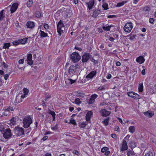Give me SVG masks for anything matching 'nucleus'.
Segmentation results:
<instances>
[{"mask_svg": "<svg viewBox=\"0 0 156 156\" xmlns=\"http://www.w3.org/2000/svg\"><path fill=\"white\" fill-rule=\"evenodd\" d=\"M10 123H12L13 125H14L16 124V122L15 120H14V119L13 118V119H11L10 120Z\"/></svg>", "mask_w": 156, "mask_h": 156, "instance_id": "c03bdc74", "label": "nucleus"}, {"mask_svg": "<svg viewBox=\"0 0 156 156\" xmlns=\"http://www.w3.org/2000/svg\"><path fill=\"white\" fill-rule=\"evenodd\" d=\"M76 70L74 66V65L70 66L69 69V73L70 74H73L76 73Z\"/></svg>", "mask_w": 156, "mask_h": 156, "instance_id": "dca6fc26", "label": "nucleus"}, {"mask_svg": "<svg viewBox=\"0 0 156 156\" xmlns=\"http://www.w3.org/2000/svg\"><path fill=\"white\" fill-rule=\"evenodd\" d=\"M24 62V59H22L19 60V63L20 64H23V63Z\"/></svg>", "mask_w": 156, "mask_h": 156, "instance_id": "3c124183", "label": "nucleus"}, {"mask_svg": "<svg viewBox=\"0 0 156 156\" xmlns=\"http://www.w3.org/2000/svg\"><path fill=\"white\" fill-rule=\"evenodd\" d=\"M32 123V120L30 117H26L23 119V127L27 128L30 126Z\"/></svg>", "mask_w": 156, "mask_h": 156, "instance_id": "f257e3e1", "label": "nucleus"}, {"mask_svg": "<svg viewBox=\"0 0 156 156\" xmlns=\"http://www.w3.org/2000/svg\"><path fill=\"white\" fill-rule=\"evenodd\" d=\"M103 89H104V88L103 87L100 86L98 88V90H100Z\"/></svg>", "mask_w": 156, "mask_h": 156, "instance_id": "69168bd1", "label": "nucleus"}, {"mask_svg": "<svg viewBox=\"0 0 156 156\" xmlns=\"http://www.w3.org/2000/svg\"><path fill=\"white\" fill-rule=\"evenodd\" d=\"M57 32L59 34V35H60L65 30V27L64 26L62 21L60 20L58 23L57 26Z\"/></svg>", "mask_w": 156, "mask_h": 156, "instance_id": "7ed1b4c3", "label": "nucleus"}, {"mask_svg": "<svg viewBox=\"0 0 156 156\" xmlns=\"http://www.w3.org/2000/svg\"><path fill=\"white\" fill-rule=\"evenodd\" d=\"M45 156H51V154L47 153L45 154Z\"/></svg>", "mask_w": 156, "mask_h": 156, "instance_id": "774afa93", "label": "nucleus"}, {"mask_svg": "<svg viewBox=\"0 0 156 156\" xmlns=\"http://www.w3.org/2000/svg\"><path fill=\"white\" fill-rule=\"evenodd\" d=\"M98 97V95L96 94L92 95L90 98L88 103L90 104L93 103L95 101V99Z\"/></svg>", "mask_w": 156, "mask_h": 156, "instance_id": "f3484780", "label": "nucleus"}, {"mask_svg": "<svg viewBox=\"0 0 156 156\" xmlns=\"http://www.w3.org/2000/svg\"><path fill=\"white\" fill-rule=\"evenodd\" d=\"M93 115V112L91 111H89L87 113L86 116V119L87 121H90V118Z\"/></svg>", "mask_w": 156, "mask_h": 156, "instance_id": "2eb2a0df", "label": "nucleus"}, {"mask_svg": "<svg viewBox=\"0 0 156 156\" xmlns=\"http://www.w3.org/2000/svg\"><path fill=\"white\" fill-rule=\"evenodd\" d=\"M135 131V127L134 126H130L129 127V131L131 133H133Z\"/></svg>", "mask_w": 156, "mask_h": 156, "instance_id": "393cba45", "label": "nucleus"}, {"mask_svg": "<svg viewBox=\"0 0 156 156\" xmlns=\"http://www.w3.org/2000/svg\"><path fill=\"white\" fill-rule=\"evenodd\" d=\"M154 21V20L153 19V18H151L149 19V22L150 23H153Z\"/></svg>", "mask_w": 156, "mask_h": 156, "instance_id": "6e6d98bb", "label": "nucleus"}, {"mask_svg": "<svg viewBox=\"0 0 156 156\" xmlns=\"http://www.w3.org/2000/svg\"><path fill=\"white\" fill-rule=\"evenodd\" d=\"M145 59L143 56H140L138 57L136 59V61L140 64H141L144 62Z\"/></svg>", "mask_w": 156, "mask_h": 156, "instance_id": "4468645a", "label": "nucleus"}, {"mask_svg": "<svg viewBox=\"0 0 156 156\" xmlns=\"http://www.w3.org/2000/svg\"><path fill=\"white\" fill-rule=\"evenodd\" d=\"M32 55L31 54L27 55V61L29 65H31L33 64V61L32 59Z\"/></svg>", "mask_w": 156, "mask_h": 156, "instance_id": "9d476101", "label": "nucleus"}, {"mask_svg": "<svg viewBox=\"0 0 156 156\" xmlns=\"http://www.w3.org/2000/svg\"><path fill=\"white\" fill-rule=\"evenodd\" d=\"M108 149V148L107 147H104L101 149V152L102 153H105V155H108L110 153Z\"/></svg>", "mask_w": 156, "mask_h": 156, "instance_id": "a211bd4d", "label": "nucleus"}, {"mask_svg": "<svg viewBox=\"0 0 156 156\" xmlns=\"http://www.w3.org/2000/svg\"><path fill=\"white\" fill-rule=\"evenodd\" d=\"M111 75L110 74H108V75L107 76L106 78L108 79H110L111 78Z\"/></svg>", "mask_w": 156, "mask_h": 156, "instance_id": "680f3d73", "label": "nucleus"}, {"mask_svg": "<svg viewBox=\"0 0 156 156\" xmlns=\"http://www.w3.org/2000/svg\"><path fill=\"white\" fill-rule=\"evenodd\" d=\"M27 26L28 28L32 29L34 27V22L31 21H29L27 23Z\"/></svg>", "mask_w": 156, "mask_h": 156, "instance_id": "6ab92c4d", "label": "nucleus"}, {"mask_svg": "<svg viewBox=\"0 0 156 156\" xmlns=\"http://www.w3.org/2000/svg\"><path fill=\"white\" fill-rule=\"evenodd\" d=\"M100 112L101 114V115L103 116H108L111 113L110 112L107 111L105 109H101L100 111Z\"/></svg>", "mask_w": 156, "mask_h": 156, "instance_id": "1a4fd4ad", "label": "nucleus"}, {"mask_svg": "<svg viewBox=\"0 0 156 156\" xmlns=\"http://www.w3.org/2000/svg\"><path fill=\"white\" fill-rule=\"evenodd\" d=\"M48 138V137L47 136H45L43 138V140H46Z\"/></svg>", "mask_w": 156, "mask_h": 156, "instance_id": "338daca9", "label": "nucleus"}, {"mask_svg": "<svg viewBox=\"0 0 156 156\" xmlns=\"http://www.w3.org/2000/svg\"><path fill=\"white\" fill-rule=\"evenodd\" d=\"M133 27L132 23L131 22L127 23L124 27V31L127 32H129Z\"/></svg>", "mask_w": 156, "mask_h": 156, "instance_id": "39448f33", "label": "nucleus"}, {"mask_svg": "<svg viewBox=\"0 0 156 156\" xmlns=\"http://www.w3.org/2000/svg\"><path fill=\"white\" fill-rule=\"evenodd\" d=\"M108 5L107 3H104L102 5V7L104 9H108Z\"/></svg>", "mask_w": 156, "mask_h": 156, "instance_id": "e433bc0d", "label": "nucleus"}, {"mask_svg": "<svg viewBox=\"0 0 156 156\" xmlns=\"http://www.w3.org/2000/svg\"><path fill=\"white\" fill-rule=\"evenodd\" d=\"M10 46V43H6L4 44L3 48L5 49L8 48Z\"/></svg>", "mask_w": 156, "mask_h": 156, "instance_id": "f704fd0d", "label": "nucleus"}, {"mask_svg": "<svg viewBox=\"0 0 156 156\" xmlns=\"http://www.w3.org/2000/svg\"><path fill=\"white\" fill-rule=\"evenodd\" d=\"M33 3V2L32 0H29L27 3V5L28 7H30L32 6Z\"/></svg>", "mask_w": 156, "mask_h": 156, "instance_id": "c85d7f7f", "label": "nucleus"}, {"mask_svg": "<svg viewBox=\"0 0 156 156\" xmlns=\"http://www.w3.org/2000/svg\"><path fill=\"white\" fill-rule=\"evenodd\" d=\"M100 12V10H95L93 13L92 16L94 17H96L99 14Z\"/></svg>", "mask_w": 156, "mask_h": 156, "instance_id": "5701e85b", "label": "nucleus"}, {"mask_svg": "<svg viewBox=\"0 0 156 156\" xmlns=\"http://www.w3.org/2000/svg\"><path fill=\"white\" fill-rule=\"evenodd\" d=\"M27 38H24L21 39L20 41V44H25L27 41Z\"/></svg>", "mask_w": 156, "mask_h": 156, "instance_id": "bb28decb", "label": "nucleus"}, {"mask_svg": "<svg viewBox=\"0 0 156 156\" xmlns=\"http://www.w3.org/2000/svg\"><path fill=\"white\" fill-rule=\"evenodd\" d=\"M127 152L128 156H134L135 155V153L132 151L128 150Z\"/></svg>", "mask_w": 156, "mask_h": 156, "instance_id": "b1692460", "label": "nucleus"}, {"mask_svg": "<svg viewBox=\"0 0 156 156\" xmlns=\"http://www.w3.org/2000/svg\"><path fill=\"white\" fill-rule=\"evenodd\" d=\"M144 114L147 116L151 117L153 115L154 113L151 111H148L144 112Z\"/></svg>", "mask_w": 156, "mask_h": 156, "instance_id": "4be33fe9", "label": "nucleus"}, {"mask_svg": "<svg viewBox=\"0 0 156 156\" xmlns=\"http://www.w3.org/2000/svg\"><path fill=\"white\" fill-rule=\"evenodd\" d=\"M91 56L89 53H86L82 56V60L83 62H87L91 58Z\"/></svg>", "mask_w": 156, "mask_h": 156, "instance_id": "423d86ee", "label": "nucleus"}, {"mask_svg": "<svg viewBox=\"0 0 156 156\" xmlns=\"http://www.w3.org/2000/svg\"><path fill=\"white\" fill-rule=\"evenodd\" d=\"M23 93H24V95H26L28 94L29 90L27 88H24L23 90Z\"/></svg>", "mask_w": 156, "mask_h": 156, "instance_id": "c9c22d12", "label": "nucleus"}, {"mask_svg": "<svg viewBox=\"0 0 156 156\" xmlns=\"http://www.w3.org/2000/svg\"><path fill=\"white\" fill-rule=\"evenodd\" d=\"M86 125V124L84 122H80L79 124V127L80 128H84Z\"/></svg>", "mask_w": 156, "mask_h": 156, "instance_id": "c756f323", "label": "nucleus"}, {"mask_svg": "<svg viewBox=\"0 0 156 156\" xmlns=\"http://www.w3.org/2000/svg\"><path fill=\"white\" fill-rule=\"evenodd\" d=\"M153 154L151 152H149L146 154L144 156H152Z\"/></svg>", "mask_w": 156, "mask_h": 156, "instance_id": "49530a36", "label": "nucleus"}, {"mask_svg": "<svg viewBox=\"0 0 156 156\" xmlns=\"http://www.w3.org/2000/svg\"><path fill=\"white\" fill-rule=\"evenodd\" d=\"M111 137L114 139H116L117 136L115 134L113 133L111 135Z\"/></svg>", "mask_w": 156, "mask_h": 156, "instance_id": "603ef678", "label": "nucleus"}, {"mask_svg": "<svg viewBox=\"0 0 156 156\" xmlns=\"http://www.w3.org/2000/svg\"><path fill=\"white\" fill-rule=\"evenodd\" d=\"M81 103L80 99L79 98H77L75 99L74 103L76 105H80Z\"/></svg>", "mask_w": 156, "mask_h": 156, "instance_id": "473e14b6", "label": "nucleus"}, {"mask_svg": "<svg viewBox=\"0 0 156 156\" xmlns=\"http://www.w3.org/2000/svg\"><path fill=\"white\" fill-rule=\"evenodd\" d=\"M3 11L4 10H2L0 12V20H2L5 17V16L3 15Z\"/></svg>", "mask_w": 156, "mask_h": 156, "instance_id": "72a5a7b5", "label": "nucleus"}, {"mask_svg": "<svg viewBox=\"0 0 156 156\" xmlns=\"http://www.w3.org/2000/svg\"><path fill=\"white\" fill-rule=\"evenodd\" d=\"M125 3V2H124L118 3L117 5L116 6L118 7H121Z\"/></svg>", "mask_w": 156, "mask_h": 156, "instance_id": "58836bf2", "label": "nucleus"}, {"mask_svg": "<svg viewBox=\"0 0 156 156\" xmlns=\"http://www.w3.org/2000/svg\"><path fill=\"white\" fill-rule=\"evenodd\" d=\"M84 94L83 93H77V96L79 97H83Z\"/></svg>", "mask_w": 156, "mask_h": 156, "instance_id": "79ce46f5", "label": "nucleus"}, {"mask_svg": "<svg viewBox=\"0 0 156 156\" xmlns=\"http://www.w3.org/2000/svg\"><path fill=\"white\" fill-rule=\"evenodd\" d=\"M96 71H92L86 76V77L87 79H92L96 75Z\"/></svg>", "mask_w": 156, "mask_h": 156, "instance_id": "ddd939ff", "label": "nucleus"}, {"mask_svg": "<svg viewBox=\"0 0 156 156\" xmlns=\"http://www.w3.org/2000/svg\"><path fill=\"white\" fill-rule=\"evenodd\" d=\"M139 92H141L143 90V85L142 83H140L138 88Z\"/></svg>", "mask_w": 156, "mask_h": 156, "instance_id": "a878e982", "label": "nucleus"}, {"mask_svg": "<svg viewBox=\"0 0 156 156\" xmlns=\"http://www.w3.org/2000/svg\"><path fill=\"white\" fill-rule=\"evenodd\" d=\"M15 133L17 136H20L24 134V131L22 127H15L14 129Z\"/></svg>", "mask_w": 156, "mask_h": 156, "instance_id": "20e7f679", "label": "nucleus"}, {"mask_svg": "<svg viewBox=\"0 0 156 156\" xmlns=\"http://www.w3.org/2000/svg\"><path fill=\"white\" fill-rule=\"evenodd\" d=\"M35 16L37 17H40L41 16V13L39 11H37L35 13Z\"/></svg>", "mask_w": 156, "mask_h": 156, "instance_id": "4c0bfd02", "label": "nucleus"}, {"mask_svg": "<svg viewBox=\"0 0 156 156\" xmlns=\"http://www.w3.org/2000/svg\"><path fill=\"white\" fill-rule=\"evenodd\" d=\"M15 46L19 44H20V41H13L12 43Z\"/></svg>", "mask_w": 156, "mask_h": 156, "instance_id": "37998d69", "label": "nucleus"}, {"mask_svg": "<svg viewBox=\"0 0 156 156\" xmlns=\"http://www.w3.org/2000/svg\"><path fill=\"white\" fill-rule=\"evenodd\" d=\"M41 37H45L48 36L47 33H44V31L41 30Z\"/></svg>", "mask_w": 156, "mask_h": 156, "instance_id": "2f4dec72", "label": "nucleus"}, {"mask_svg": "<svg viewBox=\"0 0 156 156\" xmlns=\"http://www.w3.org/2000/svg\"><path fill=\"white\" fill-rule=\"evenodd\" d=\"M18 6V4L17 3H15L12 4L10 9L11 12L12 13L14 12L17 9Z\"/></svg>", "mask_w": 156, "mask_h": 156, "instance_id": "f8f14e48", "label": "nucleus"}, {"mask_svg": "<svg viewBox=\"0 0 156 156\" xmlns=\"http://www.w3.org/2000/svg\"><path fill=\"white\" fill-rule=\"evenodd\" d=\"M128 149V146L127 145L126 141L125 140H123L122 141V147L121 149V151H124Z\"/></svg>", "mask_w": 156, "mask_h": 156, "instance_id": "9b49d317", "label": "nucleus"}, {"mask_svg": "<svg viewBox=\"0 0 156 156\" xmlns=\"http://www.w3.org/2000/svg\"><path fill=\"white\" fill-rule=\"evenodd\" d=\"M87 4L89 9H90L94 4V0L91 1L87 3Z\"/></svg>", "mask_w": 156, "mask_h": 156, "instance_id": "412c9836", "label": "nucleus"}, {"mask_svg": "<svg viewBox=\"0 0 156 156\" xmlns=\"http://www.w3.org/2000/svg\"><path fill=\"white\" fill-rule=\"evenodd\" d=\"M75 48L79 51H81L82 50V49L80 48L75 47Z\"/></svg>", "mask_w": 156, "mask_h": 156, "instance_id": "052dcab7", "label": "nucleus"}, {"mask_svg": "<svg viewBox=\"0 0 156 156\" xmlns=\"http://www.w3.org/2000/svg\"><path fill=\"white\" fill-rule=\"evenodd\" d=\"M136 143L134 141H131L129 144V146L131 148H135L136 146Z\"/></svg>", "mask_w": 156, "mask_h": 156, "instance_id": "aec40b11", "label": "nucleus"}, {"mask_svg": "<svg viewBox=\"0 0 156 156\" xmlns=\"http://www.w3.org/2000/svg\"><path fill=\"white\" fill-rule=\"evenodd\" d=\"M70 58L74 62L79 61L81 59V56L77 52L73 53L70 55Z\"/></svg>", "mask_w": 156, "mask_h": 156, "instance_id": "f03ea898", "label": "nucleus"}, {"mask_svg": "<svg viewBox=\"0 0 156 156\" xmlns=\"http://www.w3.org/2000/svg\"><path fill=\"white\" fill-rule=\"evenodd\" d=\"M70 122L74 125H76V121L74 119L70 120Z\"/></svg>", "mask_w": 156, "mask_h": 156, "instance_id": "de8ad7c7", "label": "nucleus"}, {"mask_svg": "<svg viewBox=\"0 0 156 156\" xmlns=\"http://www.w3.org/2000/svg\"><path fill=\"white\" fill-rule=\"evenodd\" d=\"M68 80L69 81V82H70L71 84L74 83L76 81L75 80H73L72 79H69Z\"/></svg>", "mask_w": 156, "mask_h": 156, "instance_id": "8fccbe9b", "label": "nucleus"}, {"mask_svg": "<svg viewBox=\"0 0 156 156\" xmlns=\"http://www.w3.org/2000/svg\"><path fill=\"white\" fill-rule=\"evenodd\" d=\"M58 129L57 125V124L55 125L54 126L52 127H51V129L53 130H55L57 129Z\"/></svg>", "mask_w": 156, "mask_h": 156, "instance_id": "a18cd8bd", "label": "nucleus"}, {"mask_svg": "<svg viewBox=\"0 0 156 156\" xmlns=\"http://www.w3.org/2000/svg\"><path fill=\"white\" fill-rule=\"evenodd\" d=\"M12 135L11 130L9 129H7L3 133V136L6 139L9 138Z\"/></svg>", "mask_w": 156, "mask_h": 156, "instance_id": "0eeeda50", "label": "nucleus"}, {"mask_svg": "<svg viewBox=\"0 0 156 156\" xmlns=\"http://www.w3.org/2000/svg\"><path fill=\"white\" fill-rule=\"evenodd\" d=\"M119 127L118 126L116 127L115 128V130L116 131H119Z\"/></svg>", "mask_w": 156, "mask_h": 156, "instance_id": "e2e57ef3", "label": "nucleus"}, {"mask_svg": "<svg viewBox=\"0 0 156 156\" xmlns=\"http://www.w3.org/2000/svg\"><path fill=\"white\" fill-rule=\"evenodd\" d=\"M74 66L76 70L79 68V66L78 64H76L75 66Z\"/></svg>", "mask_w": 156, "mask_h": 156, "instance_id": "13d9d810", "label": "nucleus"}, {"mask_svg": "<svg viewBox=\"0 0 156 156\" xmlns=\"http://www.w3.org/2000/svg\"><path fill=\"white\" fill-rule=\"evenodd\" d=\"M150 8L148 7H145L144 9V11H145L146 12H148L150 10Z\"/></svg>", "mask_w": 156, "mask_h": 156, "instance_id": "a19ab883", "label": "nucleus"}, {"mask_svg": "<svg viewBox=\"0 0 156 156\" xmlns=\"http://www.w3.org/2000/svg\"><path fill=\"white\" fill-rule=\"evenodd\" d=\"M109 119V117H108V118L104 119L103 122L105 126L108 125Z\"/></svg>", "mask_w": 156, "mask_h": 156, "instance_id": "cd10ccee", "label": "nucleus"}, {"mask_svg": "<svg viewBox=\"0 0 156 156\" xmlns=\"http://www.w3.org/2000/svg\"><path fill=\"white\" fill-rule=\"evenodd\" d=\"M128 95L130 97H132L134 99H137L139 98V95L136 93L133 92H128L127 93Z\"/></svg>", "mask_w": 156, "mask_h": 156, "instance_id": "6e6552de", "label": "nucleus"}, {"mask_svg": "<svg viewBox=\"0 0 156 156\" xmlns=\"http://www.w3.org/2000/svg\"><path fill=\"white\" fill-rule=\"evenodd\" d=\"M44 27L45 29H48L49 28L48 25L47 24H44Z\"/></svg>", "mask_w": 156, "mask_h": 156, "instance_id": "864d4df0", "label": "nucleus"}, {"mask_svg": "<svg viewBox=\"0 0 156 156\" xmlns=\"http://www.w3.org/2000/svg\"><path fill=\"white\" fill-rule=\"evenodd\" d=\"M121 63L119 62H117L116 63V65L117 66H119L120 65Z\"/></svg>", "mask_w": 156, "mask_h": 156, "instance_id": "0e129e2a", "label": "nucleus"}, {"mask_svg": "<svg viewBox=\"0 0 156 156\" xmlns=\"http://www.w3.org/2000/svg\"><path fill=\"white\" fill-rule=\"evenodd\" d=\"M111 27V26H108L106 27L103 26L102 27L103 29L105 30L109 31Z\"/></svg>", "mask_w": 156, "mask_h": 156, "instance_id": "7c9ffc66", "label": "nucleus"}, {"mask_svg": "<svg viewBox=\"0 0 156 156\" xmlns=\"http://www.w3.org/2000/svg\"><path fill=\"white\" fill-rule=\"evenodd\" d=\"M73 153L76 155H78L79 154V152L76 150H73Z\"/></svg>", "mask_w": 156, "mask_h": 156, "instance_id": "4d7b16f0", "label": "nucleus"}, {"mask_svg": "<svg viewBox=\"0 0 156 156\" xmlns=\"http://www.w3.org/2000/svg\"><path fill=\"white\" fill-rule=\"evenodd\" d=\"M135 36H136L134 35L131 34L130 36H129L130 37L129 38V39L130 40H133L135 38Z\"/></svg>", "mask_w": 156, "mask_h": 156, "instance_id": "ea45409f", "label": "nucleus"}, {"mask_svg": "<svg viewBox=\"0 0 156 156\" xmlns=\"http://www.w3.org/2000/svg\"><path fill=\"white\" fill-rule=\"evenodd\" d=\"M49 113L51 114L52 117L55 116V114L54 111H50Z\"/></svg>", "mask_w": 156, "mask_h": 156, "instance_id": "09e8293b", "label": "nucleus"}, {"mask_svg": "<svg viewBox=\"0 0 156 156\" xmlns=\"http://www.w3.org/2000/svg\"><path fill=\"white\" fill-rule=\"evenodd\" d=\"M141 73L143 75H145V69H144L142 71Z\"/></svg>", "mask_w": 156, "mask_h": 156, "instance_id": "bf43d9fd", "label": "nucleus"}, {"mask_svg": "<svg viewBox=\"0 0 156 156\" xmlns=\"http://www.w3.org/2000/svg\"><path fill=\"white\" fill-rule=\"evenodd\" d=\"M4 79L5 80H7L9 77V75L8 74H5L4 76Z\"/></svg>", "mask_w": 156, "mask_h": 156, "instance_id": "5fc2aeb1", "label": "nucleus"}]
</instances>
